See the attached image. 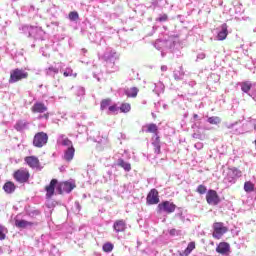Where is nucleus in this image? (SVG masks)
Returning <instances> with one entry per match:
<instances>
[{
    "label": "nucleus",
    "instance_id": "0eeeda50",
    "mask_svg": "<svg viewBox=\"0 0 256 256\" xmlns=\"http://www.w3.org/2000/svg\"><path fill=\"white\" fill-rule=\"evenodd\" d=\"M206 201L208 205H219V203H221V198H219L217 191L210 189L206 193Z\"/></svg>",
    "mask_w": 256,
    "mask_h": 256
},
{
    "label": "nucleus",
    "instance_id": "c9c22d12",
    "mask_svg": "<svg viewBox=\"0 0 256 256\" xmlns=\"http://www.w3.org/2000/svg\"><path fill=\"white\" fill-rule=\"evenodd\" d=\"M169 235H171L172 237H175V235H177V229L172 228L171 230H169Z\"/></svg>",
    "mask_w": 256,
    "mask_h": 256
},
{
    "label": "nucleus",
    "instance_id": "4be33fe9",
    "mask_svg": "<svg viewBox=\"0 0 256 256\" xmlns=\"http://www.w3.org/2000/svg\"><path fill=\"white\" fill-rule=\"evenodd\" d=\"M118 167H122V169H124V171H131V164L129 162H125V160L123 159H118Z\"/></svg>",
    "mask_w": 256,
    "mask_h": 256
},
{
    "label": "nucleus",
    "instance_id": "39448f33",
    "mask_svg": "<svg viewBox=\"0 0 256 256\" xmlns=\"http://www.w3.org/2000/svg\"><path fill=\"white\" fill-rule=\"evenodd\" d=\"M30 177L31 174L26 168H20L13 173V178L15 179V181H17V183H27Z\"/></svg>",
    "mask_w": 256,
    "mask_h": 256
},
{
    "label": "nucleus",
    "instance_id": "423d86ee",
    "mask_svg": "<svg viewBox=\"0 0 256 256\" xmlns=\"http://www.w3.org/2000/svg\"><path fill=\"white\" fill-rule=\"evenodd\" d=\"M75 187H77L75 182H70V181L58 182L57 191L59 195H63L64 193H71V191H73Z\"/></svg>",
    "mask_w": 256,
    "mask_h": 256
},
{
    "label": "nucleus",
    "instance_id": "aec40b11",
    "mask_svg": "<svg viewBox=\"0 0 256 256\" xmlns=\"http://www.w3.org/2000/svg\"><path fill=\"white\" fill-rule=\"evenodd\" d=\"M27 127H29V122H27L25 120H19L18 122H16V124L14 126L16 131H25V129H27Z\"/></svg>",
    "mask_w": 256,
    "mask_h": 256
},
{
    "label": "nucleus",
    "instance_id": "9b49d317",
    "mask_svg": "<svg viewBox=\"0 0 256 256\" xmlns=\"http://www.w3.org/2000/svg\"><path fill=\"white\" fill-rule=\"evenodd\" d=\"M57 185H59V181L57 179H52L50 181V185L45 186L46 197L48 199H51V197H53V195H55V187L57 190Z\"/></svg>",
    "mask_w": 256,
    "mask_h": 256
},
{
    "label": "nucleus",
    "instance_id": "1a4fd4ad",
    "mask_svg": "<svg viewBox=\"0 0 256 256\" xmlns=\"http://www.w3.org/2000/svg\"><path fill=\"white\" fill-rule=\"evenodd\" d=\"M147 205L159 204V191L157 189H151L146 197Z\"/></svg>",
    "mask_w": 256,
    "mask_h": 256
},
{
    "label": "nucleus",
    "instance_id": "b1692460",
    "mask_svg": "<svg viewBox=\"0 0 256 256\" xmlns=\"http://www.w3.org/2000/svg\"><path fill=\"white\" fill-rule=\"evenodd\" d=\"M244 191H246V193H251L255 191V184H253V182L251 181H246L244 183Z\"/></svg>",
    "mask_w": 256,
    "mask_h": 256
},
{
    "label": "nucleus",
    "instance_id": "2f4dec72",
    "mask_svg": "<svg viewBox=\"0 0 256 256\" xmlns=\"http://www.w3.org/2000/svg\"><path fill=\"white\" fill-rule=\"evenodd\" d=\"M113 243L107 242L103 245L102 249L105 253H111L113 251Z\"/></svg>",
    "mask_w": 256,
    "mask_h": 256
},
{
    "label": "nucleus",
    "instance_id": "a19ab883",
    "mask_svg": "<svg viewBox=\"0 0 256 256\" xmlns=\"http://www.w3.org/2000/svg\"><path fill=\"white\" fill-rule=\"evenodd\" d=\"M198 115L197 114H194V119H197Z\"/></svg>",
    "mask_w": 256,
    "mask_h": 256
},
{
    "label": "nucleus",
    "instance_id": "f257e3e1",
    "mask_svg": "<svg viewBox=\"0 0 256 256\" xmlns=\"http://www.w3.org/2000/svg\"><path fill=\"white\" fill-rule=\"evenodd\" d=\"M23 79H29V72L21 68H15L10 71L9 83H19Z\"/></svg>",
    "mask_w": 256,
    "mask_h": 256
},
{
    "label": "nucleus",
    "instance_id": "ea45409f",
    "mask_svg": "<svg viewBox=\"0 0 256 256\" xmlns=\"http://www.w3.org/2000/svg\"><path fill=\"white\" fill-rule=\"evenodd\" d=\"M161 70H162V71H166V70H167V66H162V67H161Z\"/></svg>",
    "mask_w": 256,
    "mask_h": 256
},
{
    "label": "nucleus",
    "instance_id": "79ce46f5",
    "mask_svg": "<svg viewBox=\"0 0 256 256\" xmlns=\"http://www.w3.org/2000/svg\"><path fill=\"white\" fill-rule=\"evenodd\" d=\"M254 129L256 130V124L254 125Z\"/></svg>",
    "mask_w": 256,
    "mask_h": 256
},
{
    "label": "nucleus",
    "instance_id": "f704fd0d",
    "mask_svg": "<svg viewBox=\"0 0 256 256\" xmlns=\"http://www.w3.org/2000/svg\"><path fill=\"white\" fill-rule=\"evenodd\" d=\"M108 109H109V111H111V113H115L118 109L117 104L110 106Z\"/></svg>",
    "mask_w": 256,
    "mask_h": 256
},
{
    "label": "nucleus",
    "instance_id": "58836bf2",
    "mask_svg": "<svg viewBox=\"0 0 256 256\" xmlns=\"http://www.w3.org/2000/svg\"><path fill=\"white\" fill-rule=\"evenodd\" d=\"M49 119V113H45L43 116H39V119Z\"/></svg>",
    "mask_w": 256,
    "mask_h": 256
},
{
    "label": "nucleus",
    "instance_id": "473e14b6",
    "mask_svg": "<svg viewBox=\"0 0 256 256\" xmlns=\"http://www.w3.org/2000/svg\"><path fill=\"white\" fill-rule=\"evenodd\" d=\"M197 193H199V195H205V193H207V186L200 184L197 187Z\"/></svg>",
    "mask_w": 256,
    "mask_h": 256
},
{
    "label": "nucleus",
    "instance_id": "ddd939ff",
    "mask_svg": "<svg viewBox=\"0 0 256 256\" xmlns=\"http://www.w3.org/2000/svg\"><path fill=\"white\" fill-rule=\"evenodd\" d=\"M113 229L116 233H123L127 229V222L123 219L116 220L113 224Z\"/></svg>",
    "mask_w": 256,
    "mask_h": 256
},
{
    "label": "nucleus",
    "instance_id": "412c9836",
    "mask_svg": "<svg viewBox=\"0 0 256 256\" xmlns=\"http://www.w3.org/2000/svg\"><path fill=\"white\" fill-rule=\"evenodd\" d=\"M195 249V242H190L187 248L183 252H179L180 256H189L191 252Z\"/></svg>",
    "mask_w": 256,
    "mask_h": 256
},
{
    "label": "nucleus",
    "instance_id": "6ab92c4d",
    "mask_svg": "<svg viewBox=\"0 0 256 256\" xmlns=\"http://www.w3.org/2000/svg\"><path fill=\"white\" fill-rule=\"evenodd\" d=\"M154 153L156 155H161V138L159 136H156L155 141L152 142Z\"/></svg>",
    "mask_w": 256,
    "mask_h": 256
},
{
    "label": "nucleus",
    "instance_id": "bb28decb",
    "mask_svg": "<svg viewBox=\"0 0 256 256\" xmlns=\"http://www.w3.org/2000/svg\"><path fill=\"white\" fill-rule=\"evenodd\" d=\"M7 238V229L5 226L0 224V241H5Z\"/></svg>",
    "mask_w": 256,
    "mask_h": 256
},
{
    "label": "nucleus",
    "instance_id": "4c0bfd02",
    "mask_svg": "<svg viewBox=\"0 0 256 256\" xmlns=\"http://www.w3.org/2000/svg\"><path fill=\"white\" fill-rule=\"evenodd\" d=\"M167 19H168V16L166 14H164L163 16L158 18V21H167Z\"/></svg>",
    "mask_w": 256,
    "mask_h": 256
},
{
    "label": "nucleus",
    "instance_id": "c756f323",
    "mask_svg": "<svg viewBox=\"0 0 256 256\" xmlns=\"http://www.w3.org/2000/svg\"><path fill=\"white\" fill-rule=\"evenodd\" d=\"M110 105H111V98H106L101 101L100 109H102L103 111L104 109H107V107H109Z\"/></svg>",
    "mask_w": 256,
    "mask_h": 256
},
{
    "label": "nucleus",
    "instance_id": "a878e982",
    "mask_svg": "<svg viewBox=\"0 0 256 256\" xmlns=\"http://www.w3.org/2000/svg\"><path fill=\"white\" fill-rule=\"evenodd\" d=\"M147 133H155L157 135V131H159V128L157 127V124H148L147 126Z\"/></svg>",
    "mask_w": 256,
    "mask_h": 256
},
{
    "label": "nucleus",
    "instance_id": "7c9ffc66",
    "mask_svg": "<svg viewBox=\"0 0 256 256\" xmlns=\"http://www.w3.org/2000/svg\"><path fill=\"white\" fill-rule=\"evenodd\" d=\"M68 19L71 21H79V13L77 11H71L68 14Z\"/></svg>",
    "mask_w": 256,
    "mask_h": 256
},
{
    "label": "nucleus",
    "instance_id": "72a5a7b5",
    "mask_svg": "<svg viewBox=\"0 0 256 256\" xmlns=\"http://www.w3.org/2000/svg\"><path fill=\"white\" fill-rule=\"evenodd\" d=\"M62 145H64V147H73V142L69 138H65L62 140Z\"/></svg>",
    "mask_w": 256,
    "mask_h": 256
},
{
    "label": "nucleus",
    "instance_id": "f3484780",
    "mask_svg": "<svg viewBox=\"0 0 256 256\" xmlns=\"http://www.w3.org/2000/svg\"><path fill=\"white\" fill-rule=\"evenodd\" d=\"M16 189H17V186L12 181H7L3 185V191H5L7 195H11L12 193H15Z\"/></svg>",
    "mask_w": 256,
    "mask_h": 256
},
{
    "label": "nucleus",
    "instance_id": "9d476101",
    "mask_svg": "<svg viewBox=\"0 0 256 256\" xmlns=\"http://www.w3.org/2000/svg\"><path fill=\"white\" fill-rule=\"evenodd\" d=\"M24 161L30 169H41V162L37 156H26Z\"/></svg>",
    "mask_w": 256,
    "mask_h": 256
},
{
    "label": "nucleus",
    "instance_id": "393cba45",
    "mask_svg": "<svg viewBox=\"0 0 256 256\" xmlns=\"http://www.w3.org/2000/svg\"><path fill=\"white\" fill-rule=\"evenodd\" d=\"M138 93H139V88L137 87H132L126 91L127 97H132V98L137 97Z\"/></svg>",
    "mask_w": 256,
    "mask_h": 256
},
{
    "label": "nucleus",
    "instance_id": "f03ea898",
    "mask_svg": "<svg viewBox=\"0 0 256 256\" xmlns=\"http://www.w3.org/2000/svg\"><path fill=\"white\" fill-rule=\"evenodd\" d=\"M212 237L214 239H221L225 233L229 232V228L223 222H214L212 225Z\"/></svg>",
    "mask_w": 256,
    "mask_h": 256
},
{
    "label": "nucleus",
    "instance_id": "c85d7f7f",
    "mask_svg": "<svg viewBox=\"0 0 256 256\" xmlns=\"http://www.w3.org/2000/svg\"><path fill=\"white\" fill-rule=\"evenodd\" d=\"M208 123H210V125H219V123H221V118L218 116L209 117Z\"/></svg>",
    "mask_w": 256,
    "mask_h": 256
},
{
    "label": "nucleus",
    "instance_id": "2eb2a0df",
    "mask_svg": "<svg viewBox=\"0 0 256 256\" xmlns=\"http://www.w3.org/2000/svg\"><path fill=\"white\" fill-rule=\"evenodd\" d=\"M227 23L221 25V31L217 35L218 41H225L227 39V35H229Z\"/></svg>",
    "mask_w": 256,
    "mask_h": 256
},
{
    "label": "nucleus",
    "instance_id": "4468645a",
    "mask_svg": "<svg viewBox=\"0 0 256 256\" xmlns=\"http://www.w3.org/2000/svg\"><path fill=\"white\" fill-rule=\"evenodd\" d=\"M47 106L43 102H36L31 107L32 113H45L47 112Z\"/></svg>",
    "mask_w": 256,
    "mask_h": 256
},
{
    "label": "nucleus",
    "instance_id": "6e6552de",
    "mask_svg": "<svg viewBox=\"0 0 256 256\" xmlns=\"http://www.w3.org/2000/svg\"><path fill=\"white\" fill-rule=\"evenodd\" d=\"M242 175L243 172H241V170L238 168H229L226 179L229 183H235V180L239 179V177H242Z\"/></svg>",
    "mask_w": 256,
    "mask_h": 256
},
{
    "label": "nucleus",
    "instance_id": "a211bd4d",
    "mask_svg": "<svg viewBox=\"0 0 256 256\" xmlns=\"http://www.w3.org/2000/svg\"><path fill=\"white\" fill-rule=\"evenodd\" d=\"M33 222H29L27 220H15V227L18 229H27V227H33Z\"/></svg>",
    "mask_w": 256,
    "mask_h": 256
},
{
    "label": "nucleus",
    "instance_id": "7ed1b4c3",
    "mask_svg": "<svg viewBox=\"0 0 256 256\" xmlns=\"http://www.w3.org/2000/svg\"><path fill=\"white\" fill-rule=\"evenodd\" d=\"M48 142H49V135H47V133L37 132L34 135V138H33L34 147L41 149V147H45V145H47Z\"/></svg>",
    "mask_w": 256,
    "mask_h": 256
},
{
    "label": "nucleus",
    "instance_id": "f8f14e48",
    "mask_svg": "<svg viewBox=\"0 0 256 256\" xmlns=\"http://www.w3.org/2000/svg\"><path fill=\"white\" fill-rule=\"evenodd\" d=\"M216 253L220 255H229L231 253V245L227 242H220L216 247Z\"/></svg>",
    "mask_w": 256,
    "mask_h": 256
},
{
    "label": "nucleus",
    "instance_id": "5701e85b",
    "mask_svg": "<svg viewBox=\"0 0 256 256\" xmlns=\"http://www.w3.org/2000/svg\"><path fill=\"white\" fill-rule=\"evenodd\" d=\"M240 85L241 91H243V93H249L251 91V87H253V84H251V82L248 81L242 82Z\"/></svg>",
    "mask_w": 256,
    "mask_h": 256
},
{
    "label": "nucleus",
    "instance_id": "dca6fc26",
    "mask_svg": "<svg viewBox=\"0 0 256 256\" xmlns=\"http://www.w3.org/2000/svg\"><path fill=\"white\" fill-rule=\"evenodd\" d=\"M73 157H75V147L71 146V147H68L64 151L63 159H64V161H67L68 163H71V160L73 159Z\"/></svg>",
    "mask_w": 256,
    "mask_h": 256
},
{
    "label": "nucleus",
    "instance_id": "cd10ccee",
    "mask_svg": "<svg viewBox=\"0 0 256 256\" xmlns=\"http://www.w3.org/2000/svg\"><path fill=\"white\" fill-rule=\"evenodd\" d=\"M121 113H129L131 111V104L130 103H122L120 106Z\"/></svg>",
    "mask_w": 256,
    "mask_h": 256
},
{
    "label": "nucleus",
    "instance_id": "e433bc0d",
    "mask_svg": "<svg viewBox=\"0 0 256 256\" xmlns=\"http://www.w3.org/2000/svg\"><path fill=\"white\" fill-rule=\"evenodd\" d=\"M63 75H64V77H71V75H73V70H70V71H65L64 73H63Z\"/></svg>",
    "mask_w": 256,
    "mask_h": 256
},
{
    "label": "nucleus",
    "instance_id": "20e7f679",
    "mask_svg": "<svg viewBox=\"0 0 256 256\" xmlns=\"http://www.w3.org/2000/svg\"><path fill=\"white\" fill-rule=\"evenodd\" d=\"M175 209H177V205L171 201H163L157 206V213H167V215H171V213H175Z\"/></svg>",
    "mask_w": 256,
    "mask_h": 256
}]
</instances>
